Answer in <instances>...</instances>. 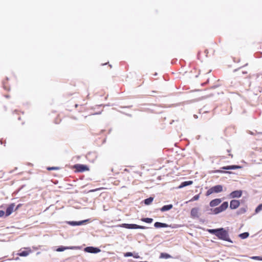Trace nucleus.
<instances>
[{
    "label": "nucleus",
    "instance_id": "1",
    "mask_svg": "<svg viewBox=\"0 0 262 262\" xmlns=\"http://www.w3.org/2000/svg\"><path fill=\"white\" fill-rule=\"evenodd\" d=\"M208 231L210 233L214 234L220 239L226 241H229V235L227 231L222 228L216 229H208Z\"/></svg>",
    "mask_w": 262,
    "mask_h": 262
},
{
    "label": "nucleus",
    "instance_id": "2",
    "mask_svg": "<svg viewBox=\"0 0 262 262\" xmlns=\"http://www.w3.org/2000/svg\"><path fill=\"white\" fill-rule=\"evenodd\" d=\"M223 191V186L221 185H217L212 187L209 189H208L206 195L207 196H209L213 193H219Z\"/></svg>",
    "mask_w": 262,
    "mask_h": 262
},
{
    "label": "nucleus",
    "instance_id": "3",
    "mask_svg": "<svg viewBox=\"0 0 262 262\" xmlns=\"http://www.w3.org/2000/svg\"><path fill=\"white\" fill-rule=\"evenodd\" d=\"M120 227H123L127 229H147V227L145 226H140L136 224H122V225H120Z\"/></svg>",
    "mask_w": 262,
    "mask_h": 262
},
{
    "label": "nucleus",
    "instance_id": "4",
    "mask_svg": "<svg viewBox=\"0 0 262 262\" xmlns=\"http://www.w3.org/2000/svg\"><path fill=\"white\" fill-rule=\"evenodd\" d=\"M228 207V203L224 202L220 206L214 208L213 212L214 214H218L225 211Z\"/></svg>",
    "mask_w": 262,
    "mask_h": 262
},
{
    "label": "nucleus",
    "instance_id": "5",
    "mask_svg": "<svg viewBox=\"0 0 262 262\" xmlns=\"http://www.w3.org/2000/svg\"><path fill=\"white\" fill-rule=\"evenodd\" d=\"M15 204L12 203L10 204L6 209L5 215L6 216H9L13 212L14 209Z\"/></svg>",
    "mask_w": 262,
    "mask_h": 262
},
{
    "label": "nucleus",
    "instance_id": "6",
    "mask_svg": "<svg viewBox=\"0 0 262 262\" xmlns=\"http://www.w3.org/2000/svg\"><path fill=\"white\" fill-rule=\"evenodd\" d=\"M74 167L79 172H83L89 170L88 167L86 165L82 164H76L74 166Z\"/></svg>",
    "mask_w": 262,
    "mask_h": 262
},
{
    "label": "nucleus",
    "instance_id": "7",
    "mask_svg": "<svg viewBox=\"0 0 262 262\" xmlns=\"http://www.w3.org/2000/svg\"><path fill=\"white\" fill-rule=\"evenodd\" d=\"M240 205V202L238 200H232L230 203V208L231 209H235L237 208Z\"/></svg>",
    "mask_w": 262,
    "mask_h": 262
},
{
    "label": "nucleus",
    "instance_id": "8",
    "mask_svg": "<svg viewBox=\"0 0 262 262\" xmlns=\"http://www.w3.org/2000/svg\"><path fill=\"white\" fill-rule=\"evenodd\" d=\"M243 193V191L241 190H235L234 191H232L230 194V197L231 198H240Z\"/></svg>",
    "mask_w": 262,
    "mask_h": 262
},
{
    "label": "nucleus",
    "instance_id": "9",
    "mask_svg": "<svg viewBox=\"0 0 262 262\" xmlns=\"http://www.w3.org/2000/svg\"><path fill=\"white\" fill-rule=\"evenodd\" d=\"M199 209L198 208H193L191 210L190 215L192 218H198L199 217Z\"/></svg>",
    "mask_w": 262,
    "mask_h": 262
},
{
    "label": "nucleus",
    "instance_id": "10",
    "mask_svg": "<svg viewBox=\"0 0 262 262\" xmlns=\"http://www.w3.org/2000/svg\"><path fill=\"white\" fill-rule=\"evenodd\" d=\"M85 252L92 253H96L100 251V249L93 247H88L84 249Z\"/></svg>",
    "mask_w": 262,
    "mask_h": 262
},
{
    "label": "nucleus",
    "instance_id": "11",
    "mask_svg": "<svg viewBox=\"0 0 262 262\" xmlns=\"http://www.w3.org/2000/svg\"><path fill=\"white\" fill-rule=\"evenodd\" d=\"M79 249V248L78 247H76V246H73V247L61 246V247L58 248L57 249L56 251L58 252H61V251H63L64 250H67V249L75 250V249Z\"/></svg>",
    "mask_w": 262,
    "mask_h": 262
},
{
    "label": "nucleus",
    "instance_id": "12",
    "mask_svg": "<svg viewBox=\"0 0 262 262\" xmlns=\"http://www.w3.org/2000/svg\"><path fill=\"white\" fill-rule=\"evenodd\" d=\"M25 249H28V250L22 251L20 250L19 252L17 253V255L20 256H28L31 252V250L29 248Z\"/></svg>",
    "mask_w": 262,
    "mask_h": 262
},
{
    "label": "nucleus",
    "instance_id": "13",
    "mask_svg": "<svg viewBox=\"0 0 262 262\" xmlns=\"http://www.w3.org/2000/svg\"><path fill=\"white\" fill-rule=\"evenodd\" d=\"M222 202V200L221 199H214L213 200H212L210 202V206L211 207H215V206H217L218 205H219Z\"/></svg>",
    "mask_w": 262,
    "mask_h": 262
},
{
    "label": "nucleus",
    "instance_id": "14",
    "mask_svg": "<svg viewBox=\"0 0 262 262\" xmlns=\"http://www.w3.org/2000/svg\"><path fill=\"white\" fill-rule=\"evenodd\" d=\"M241 167L237 165H231L227 166H224L222 168L225 170H231V169H236L241 168Z\"/></svg>",
    "mask_w": 262,
    "mask_h": 262
},
{
    "label": "nucleus",
    "instance_id": "15",
    "mask_svg": "<svg viewBox=\"0 0 262 262\" xmlns=\"http://www.w3.org/2000/svg\"><path fill=\"white\" fill-rule=\"evenodd\" d=\"M154 226L155 228H164L167 227L168 225L165 223H162L160 222H156L154 224Z\"/></svg>",
    "mask_w": 262,
    "mask_h": 262
},
{
    "label": "nucleus",
    "instance_id": "16",
    "mask_svg": "<svg viewBox=\"0 0 262 262\" xmlns=\"http://www.w3.org/2000/svg\"><path fill=\"white\" fill-rule=\"evenodd\" d=\"M172 207L173 205L172 204L164 205L160 209V210L161 211L164 212L171 209V208H172Z\"/></svg>",
    "mask_w": 262,
    "mask_h": 262
},
{
    "label": "nucleus",
    "instance_id": "17",
    "mask_svg": "<svg viewBox=\"0 0 262 262\" xmlns=\"http://www.w3.org/2000/svg\"><path fill=\"white\" fill-rule=\"evenodd\" d=\"M193 183L192 181H185L182 182L181 185L179 186V188H182L188 185H191Z\"/></svg>",
    "mask_w": 262,
    "mask_h": 262
},
{
    "label": "nucleus",
    "instance_id": "18",
    "mask_svg": "<svg viewBox=\"0 0 262 262\" xmlns=\"http://www.w3.org/2000/svg\"><path fill=\"white\" fill-rule=\"evenodd\" d=\"M171 257V256L169 254L166 253H161L160 255V258L167 259V258H169Z\"/></svg>",
    "mask_w": 262,
    "mask_h": 262
},
{
    "label": "nucleus",
    "instance_id": "19",
    "mask_svg": "<svg viewBox=\"0 0 262 262\" xmlns=\"http://www.w3.org/2000/svg\"><path fill=\"white\" fill-rule=\"evenodd\" d=\"M249 235L248 232H244L239 234V237L242 239H245L247 238Z\"/></svg>",
    "mask_w": 262,
    "mask_h": 262
},
{
    "label": "nucleus",
    "instance_id": "20",
    "mask_svg": "<svg viewBox=\"0 0 262 262\" xmlns=\"http://www.w3.org/2000/svg\"><path fill=\"white\" fill-rule=\"evenodd\" d=\"M153 198H151V197H150L148 199H146L144 200V203L146 204V205H149L151 203V202H152L153 201Z\"/></svg>",
    "mask_w": 262,
    "mask_h": 262
},
{
    "label": "nucleus",
    "instance_id": "21",
    "mask_svg": "<svg viewBox=\"0 0 262 262\" xmlns=\"http://www.w3.org/2000/svg\"><path fill=\"white\" fill-rule=\"evenodd\" d=\"M141 221L147 223H151L152 222L153 220L151 218H142Z\"/></svg>",
    "mask_w": 262,
    "mask_h": 262
},
{
    "label": "nucleus",
    "instance_id": "22",
    "mask_svg": "<svg viewBox=\"0 0 262 262\" xmlns=\"http://www.w3.org/2000/svg\"><path fill=\"white\" fill-rule=\"evenodd\" d=\"M262 210V204H259L255 209V213H258L259 211Z\"/></svg>",
    "mask_w": 262,
    "mask_h": 262
},
{
    "label": "nucleus",
    "instance_id": "23",
    "mask_svg": "<svg viewBox=\"0 0 262 262\" xmlns=\"http://www.w3.org/2000/svg\"><path fill=\"white\" fill-rule=\"evenodd\" d=\"M246 212V208H241L238 211L237 213L238 214H243L245 213Z\"/></svg>",
    "mask_w": 262,
    "mask_h": 262
},
{
    "label": "nucleus",
    "instance_id": "24",
    "mask_svg": "<svg viewBox=\"0 0 262 262\" xmlns=\"http://www.w3.org/2000/svg\"><path fill=\"white\" fill-rule=\"evenodd\" d=\"M200 198V194H197L194 195L191 200H189L190 202L194 201L199 200Z\"/></svg>",
    "mask_w": 262,
    "mask_h": 262
},
{
    "label": "nucleus",
    "instance_id": "25",
    "mask_svg": "<svg viewBox=\"0 0 262 262\" xmlns=\"http://www.w3.org/2000/svg\"><path fill=\"white\" fill-rule=\"evenodd\" d=\"M4 88L7 91H9L10 90V87L9 85H8L6 82L3 83Z\"/></svg>",
    "mask_w": 262,
    "mask_h": 262
},
{
    "label": "nucleus",
    "instance_id": "26",
    "mask_svg": "<svg viewBox=\"0 0 262 262\" xmlns=\"http://www.w3.org/2000/svg\"><path fill=\"white\" fill-rule=\"evenodd\" d=\"M251 258L254 260H262V257L260 256H254L251 257Z\"/></svg>",
    "mask_w": 262,
    "mask_h": 262
},
{
    "label": "nucleus",
    "instance_id": "27",
    "mask_svg": "<svg viewBox=\"0 0 262 262\" xmlns=\"http://www.w3.org/2000/svg\"><path fill=\"white\" fill-rule=\"evenodd\" d=\"M47 170L50 171L52 170H58L59 168L58 167H48L47 168Z\"/></svg>",
    "mask_w": 262,
    "mask_h": 262
},
{
    "label": "nucleus",
    "instance_id": "28",
    "mask_svg": "<svg viewBox=\"0 0 262 262\" xmlns=\"http://www.w3.org/2000/svg\"><path fill=\"white\" fill-rule=\"evenodd\" d=\"M82 222H72L71 223V224L73 225H80L82 224Z\"/></svg>",
    "mask_w": 262,
    "mask_h": 262
},
{
    "label": "nucleus",
    "instance_id": "29",
    "mask_svg": "<svg viewBox=\"0 0 262 262\" xmlns=\"http://www.w3.org/2000/svg\"><path fill=\"white\" fill-rule=\"evenodd\" d=\"M124 256L125 257H128V256H132L133 253L131 252H126L124 254Z\"/></svg>",
    "mask_w": 262,
    "mask_h": 262
},
{
    "label": "nucleus",
    "instance_id": "30",
    "mask_svg": "<svg viewBox=\"0 0 262 262\" xmlns=\"http://www.w3.org/2000/svg\"><path fill=\"white\" fill-rule=\"evenodd\" d=\"M5 213L3 210H0V217L3 216Z\"/></svg>",
    "mask_w": 262,
    "mask_h": 262
},
{
    "label": "nucleus",
    "instance_id": "31",
    "mask_svg": "<svg viewBox=\"0 0 262 262\" xmlns=\"http://www.w3.org/2000/svg\"><path fill=\"white\" fill-rule=\"evenodd\" d=\"M103 188H97V189H94V190H90L91 192H94V191H96L97 190H101V189H102Z\"/></svg>",
    "mask_w": 262,
    "mask_h": 262
},
{
    "label": "nucleus",
    "instance_id": "32",
    "mask_svg": "<svg viewBox=\"0 0 262 262\" xmlns=\"http://www.w3.org/2000/svg\"><path fill=\"white\" fill-rule=\"evenodd\" d=\"M21 205H22L21 204H18L15 208V210H17L19 207L21 206Z\"/></svg>",
    "mask_w": 262,
    "mask_h": 262
},
{
    "label": "nucleus",
    "instance_id": "33",
    "mask_svg": "<svg viewBox=\"0 0 262 262\" xmlns=\"http://www.w3.org/2000/svg\"><path fill=\"white\" fill-rule=\"evenodd\" d=\"M217 172H223L222 171H220V170H217Z\"/></svg>",
    "mask_w": 262,
    "mask_h": 262
},
{
    "label": "nucleus",
    "instance_id": "34",
    "mask_svg": "<svg viewBox=\"0 0 262 262\" xmlns=\"http://www.w3.org/2000/svg\"><path fill=\"white\" fill-rule=\"evenodd\" d=\"M77 106H78V105H77V104H76V105H75V106H76V107H77Z\"/></svg>",
    "mask_w": 262,
    "mask_h": 262
},
{
    "label": "nucleus",
    "instance_id": "35",
    "mask_svg": "<svg viewBox=\"0 0 262 262\" xmlns=\"http://www.w3.org/2000/svg\"><path fill=\"white\" fill-rule=\"evenodd\" d=\"M125 171H127L128 170L126 169H125Z\"/></svg>",
    "mask_w": 262,
    "mask_h": 262
}]
</instances>
